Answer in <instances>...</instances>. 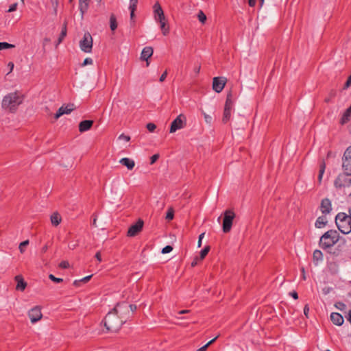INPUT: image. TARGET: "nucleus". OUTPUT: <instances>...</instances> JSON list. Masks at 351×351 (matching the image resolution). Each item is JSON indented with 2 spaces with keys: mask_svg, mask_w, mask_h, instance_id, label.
Segmentation results:
<instances>
[{
  "mask_svg": "<svg viewBox=\"0 0 351 351\" xmlns=\"http://www.w3.org/2000/svg\"><path fill=\"white\" fill-rule=\"evenodd\" d=\"M328 269L329 271L332 274H336L339 271V265L335 261H331L328 263Z\"/></svg>",
  "mask_w": 351,
  "mask_h": 351,
  "instance_id": "nucleus-28",
  "label": "nucleus"
},
{
  "mask_svg": "<svg viewBox=\"0 0 351 351\" xmlns=\"http://www.w3.org/2000/svg\"><path fill=\"white\" fill-rule=\"evenodd\" d=\"M73 106V104L67 105L65 107L64 106H61L58 110V111L56 112V113L54 115L55 119L57 120L58 119H59L63 114H68L71 113L74 110Z\"/></svg>",
  "mask_w": 351,
  "mask_h": 351,
  "instance_id": "nucleus-14",
  "label": "nucleus"
},
{
  "mask_svg": "<svg viewBox=\"0 0 351 351\" xmlns=\"http://www.w3.org/2000/svg\"><path fill=\"white\" fill-rule=\"evenodd\" d=\"M197 18L199 21L203 24L205 23L207 19L206 14L202 10H199L198 12Z\"/></svg>",
  "mask_w": 351,
  "mask_h": 351,
  "instance_id": "nucleus-38",
  "label": "nucleus"
},
{
  "mask_svg": "<svg viewBox=\"0 0 351 351\" xmlns=\"http://www.w3.org/2000/svg\"><path fill=\"white\" fill-rule=\"evenodd\" d=\"M199 261V258L197 256H195L193 259V261L191 263V267H195L197 265V262Z\"/></svg>",
  "mask_w": 351,
  "mask_h": 351,
  "instance_id": "nucleus-60",
  "label": "nucleus"
},
{
  "mask_svg": "<svg viewBox=\"0 0 351 351\" xmlns=\"http://www.w3.org/2000/svg\"><path fill=\"white\" fill-rule=\"evenodd\" d=\"M154 18L157 21L165 19V16L164 14V12L160 5L158 2L156 3L154 5Z\"/></svg>",
  "mask_w": 351,
  "mask_h": 351,
  "instance_id": "nucleus-17",
  "label": "nucleus"
},
{
  "mask_svg": "<svg viewBox=\"0 0 351 351\" xmlns=\"http://www.w3.org/2000/svg\"><path fill=\"white\" fill-rule=\"evenodd\" d=\"M59 0H51V5L54 9L55 13L57 12Z\"/></svg>",
  "mask_w": 351,
  "mask_h": 351,
  "instance_id": "nucleus-47",
  "label": "nucleus"
},
{
  "mask_svg": "<svg viewBox=\"0 0 351 351\" xmlns=\"http://www.w3.org/2000/svg\"><path fill=\"white\" fill-rule=\"evenodd\" d=\"M153 48L152 47H145L142 50L141 54V59L142 60L146 61L147 66H149V62L148 61V59L153 55Z\"/></svg>",
  "mask_w": 351,
  "mask_h": 351,
  "instance_id": "nucleus-16",
  "label": "nucleus"
},
{
  "mask_svg": "<svg viewBox=\"0 0 351 351\" xmlns=\"http://www.w3.org/2000/svg\"><path fill=\"white\" fill-rule=\"evenodd\" d=\"M59 266L62 269H67L69 267V263L68 261H63L60 263Z\"/></svg>",
  "mask_w": 351,
  "mask_h": 351,
  "instance_id": "nucleus-48",
  "label": "nucleus"
},
{
  "mask_svg": "<svg viewBox=\"0 0 351 351\" xmlns=\"http://www.w3.org/2000/svg\"><path fill=\"white\" fill-rule=\"evenodd\" d=\"M143 225V220L141 219H138V221L134 224H132L128 228L127 235L128 237H135L142 230Z\"/></svg>",
  "mask_w": 351,
  "mask_h": 351,
  "instance_id": "nucleus-11",
  "label": "nucleus"
},
{
  "mask_svg": "<svg viewBox=\"0 0 351 351\" xmlns=\"http://www.w3.org/2000/svg\"><path fill=\"white\" fill-rule=\"evenodd\" d=\"M173 217H174V212H173V210L172 208H169L167 212V215H166V219H167L168 221H170V220H172L173 219Z\"/></svg>",
  "mask_w": 351,
  "mask_h": 351,
  "instance_id": "nucleus-39",
  "label": "nucleus"
},
{
  "mask_svg": "<svg viewBox=\"0 0 351 351\" xmlns=\"http://www.w3.org/2000/svg\"><path fill=\"white\" fill-rule=\"evenodd\" d=\"M167 71H165V72L161 75V76L160 77L159 81H160V82H163V81L165 80V78L167 77Z\"/></svg>",
  "mask_w": 351,
  "mask_h": 351,
  "instance_id": "nucleus-58",
  "label": "nucleus"
},
{
  "mask_svg": "<svg viewBox=\"0 0 351 351\" xmlns=\"http://www.w3.org/2000/svg\"><path fill=\"white\" fill-rule=\"evenodd\" d=\"M186 118L182 114L178 115L171 123L169 132L174 133L178 130L182 129L185 125Z\"/></svg>",
  "mask_w": 351,
  "mask_h": 351,
  "instance_id": "nucleus-9",
  "label": "nucleus"
},
{
  "mask_svg": "<svg viewBox=\"0 0 351 351\" xmlns=\"http://www.w3.org/2000/svg\"><path fill=\"white\" fill-rule=\"evenodd\" d=\"M326 169V163L324 160H322L319 163V174L317 177L318 180V184H321L322 181L323 175L325 172Z\"/></svg>",
  "mask_w": 351,
  "mask_h": 351,
  "instance_id": "nucleus-26",
  "label": "nucleus"
},
{
  "mask_svg": "<svg viewBox=\"0 0 351 351\" xmlns=\"http://www.w3.org/2000/svg\"><path fill=\"white\" fill-rule=\"evenodd\" d=\"M232 93L229 92L227 94V97H226V100L224 108H228V107L229 109H232V106H233V101L232 100Z\"/></svg>",
  "mask_w": 351,
  "mask_h": 351,
  "instance_id": "nucleus-33",
  "label": "nucleus"
},
{
  "mask_svg": "<svg viewBox=\"0 0 351 351\" xmlns=\"http://www.w3.org/2000/svg\"><path fill=\"white\" fill-rule=\"evenodd\" d=\"M93 123L94 121L93 120H84L81 121L79 123V131L82 133L89 130L92 128Z\"/></svg>",
  "mask_w": 351,
  "mask_h": 351,
  "instance_id": "nucleus-19",
  "label": "nucleus"
},
{
  "mask_svg": "<svg viewBox=\"0 0 351 351\" xmlns=\"http://www.w3.org/2000/svg\"><path fill=\"white\" fill-rule=\"evenodd\" d=\"M200 69H201V66H200V65H197V66H196L194 68V72H195L196 74H198V73H199Z\"/></svg>",
  "mask_w": 351,
  "mask_h": 351,
  "instance_id": "nucleus-64",
  "label": "nucleus"
},
{
  "mask_svg": "<svg viewBox=\"0 0 351 351\" xmlns=\"http://www.w3.org/2000/svg\"><path fill=\"white\" fill-rule=\"evenodd\" d=\"M159 157H160V156L158 154H154L152 156H151L150 164L153 165L154 163H155L157 161V160L159 158Z\"/></svg>",
  "mask_w": 351,
  "mask_h": 351,
  "instance_id": "nucleus-44",
  "label": "nucleus"
},
{
  "mask_svg": "<svg viewBox=\"0 0 351 351\" xmlns=\"http://www.w3.org/2000/svg\"><path fill=\"white\" fill-rule=\"evenodd\" d=\"M129 308L130 304L123 302L118 303L113 308L123 323H125L132 317V313Z\"/></svg>",
  "mask_w": 351,
  "mask_h": 351,
  "instance_id": "nucleus-6",
  "label": "nucleus"
},
{
  "mask_svg": "<svg viewBox=\"0 0 351 351\" xmlns=\"http://www.w3.org/2000/svg\"><path fill=\"white\" fill-rule=\"evenodd\" d=\"M17 5H18L17 3H15L12 4V5L10 6V8H9V9H8V12H12L15 11V10H16V8H17Z\"/></svg>",
  "mask_w": 351,
  "mask_h": 351,
  "instance_id": "nucleus-51",
  "label": "nucleus"
},
{
  "mask_svg": "<svg viewBox=\"0 0 351 351\" xmlns=\"http://www.w3.org/2000/svg\"><path fill=\"white\" fill-rule=\"evenodd\" d=\"M95 258H96L99 262H101V253H100V252H97L95 254Z\"/></svg>",
  "mask_w": 351,
  "mask_h": 351,
  "instance_id": "nucleus-62",
  "label": "nucleus"
},
{
  "mask_svg": "<svg viewBox=\"0 0 351 351\" xmlns=\"http://www.w3.org/2000/svg\"><path fill=\"white\" fill-rule=\"evenodd\" d=\"M227 80L224 77H215L213 80V89L219 93L223 89Z\"/></svg>",
  "mask_w": 351,
  "mask_h": 351,
  "instance_id": "nucleus-12",
  "label": "nucleus"
},
{
  "mask_svg": "<svg viewBox=\"0 0 351 351\" xmlns=\"http://www.w3.org/2000/svg\"><path fill=\"white\" fill-rule=\"evenodd\" d=\"M93 275H89V276H87L82 279H80V281L83 283H86L88 282L90 278H92Z\"/></svg>",
  "mask_w": 351,
  "mask_h": 351,
  "instance_id": "nucleus-52",
  "label": "nucleus"
},
{
  "mask_svg": "<svg viewBox=\"0 0 351 351\" xmlns=\"http://www.w3.org/2000/svg\"><path fill=\"white\" fill-rule=\"evenodd\" d=\"M129 8L130 10V19H133V18L134 16V12L136 10V8L129 7Z\"/></svg>",
  "mask_w": 351,
  "mask_h": 351,
  "instance_id": "nucleus-57",
  "label": "nucleus"
},
{
  "mask_svg": "<svg viewBox=\"0 0 351 351\" xmlns=\"http://www.w3.org/2000/svg\"><path fill=\"white\" fill-rule=\"evenodd\" d=\"M50 221L53 226H58L62 221V217L58 212H54L50 217Z\"/></svg>",
  "mask_w": 351,
  "mask_h": 351,
  "instance_id": "nucleus-21",
  "label": "nucleus"
},
{
  "mask_svg": "<svg viewBox=\"0 0 351 351\" xmlns=\"http://www.w3.org/2000/svg\"><path fill=\"white\" fill-rule=\"evenodd\" d=\"M323 261V253L319 250H315L313 254V261L317 265L319 261Z\"/></svg>",
  "mask_w": 351,
  "mask_h": 351,
  "instance_id": "nucleus-25",
  "label": "nucleus"
},
{
  "mask_svg": "<svg viewBox=\"0 0 351 351\" xmlns=\"http://www.w3.org/2000/svg\"><path fill=\"white\" fill-rule=\"evenodd\" d=\"M110 27L112 31H114L117 28V21L114 14L110 16Z\"/></svg>",
  "mask_w": 351,
  "mask_h": 351,
  "instance_id": "nucleus-30",
  "label": "nucleus"
},
{
  "mask_svg": "<svg viewBox=\"0 0 351 351\" xmlns=\"http://www.w3.org/2000/svg\"><path fill=\"white\" fill-rule=\"evenodd\" d=\"M29 241L28 239L20 243L19 250L21 254H23L25 252V247L29 245Z\"/></svg>",
  "mask_w": 351,
  "mask_h": 351,
  "instance_id": "nucleus-35",
  "label": "nucleus"
},
{
  "mask_svg": "<svg viewBox=\"0 0 351 351\" xmlns=\"http://www.w3.org/2000/svg\"><path fill=\"white\" fill-rule=\"evenodd\" d=\"M80 47L82 51L90 53L93 48V38L89 32H85L83 38L80 42Z\"/></svg>",
  "mask_w": 351,
  "mask_h": 351,
  "instance_id": "nucleus-8",
  "label": "nucleus"
},
{
  "mask_svg": "<svg viewBox=\"0 0 351 351\" xmlns=\"http://www.w3.org/2000/svg\"><path fill=\"white\" fill-rule=\"evenodd\" d=\"M14 280L17 282L16 289L23 291L27 285V282L24 280L23 277L21 275H17L14 277Z\"/></svg>",
  "mask_w": 351,
  "mask_h": 351,
  "instance_id": "nucleus-18",
  "label": "nucleus"
},
{
  "mask_svg": "<svg viewBox=\"0 0 351 351\" xmlns=\"http://www.w3.org/2000/svg\"><path fill=\"white\" fill-rule=\"evenodd\" d=\"M90 0H79V9L82 16L88 10Z\"/></svg>",
  "mask_w": 351,
  "mask_h": 351,
  "instance_id": "nucleus-23",
  "label": "nucleus"
},
{
  "mask_svg": "<svg viewBox=\"0 0 351 351\" xmlns=\"http://www.w3.org/2000/svg\"><path fill=\"white\" fill-rule=\"evenodd\" d=\"M210 250V247L209 245L205 246L199 252V255L197 256L199 261H202L208 254Z\"/></svg>",
  "mask_w": 351,
  "mask_h": 351,
  "instance_id": "nucleus-32",
  "label": "nucleus"
},
{
  "mask_svg": "<svg viewBox=\"0 0 351 351\" xmlns=\"http://www.w3.org/2000/svg\"><path fill=\"white\" fill-rule=\"evenodd\" d=\"M93 62V59L90 58H86L84 59L83 63H82V66H86V65H88V64H92Z\"/></svg>",
  "mask_w": 351,
  "mask_h": 351,
  "instance_id": "nucleus-46",
  "label": "nucleus"
},
{
  "mask_svg": "<svg viewBox=\"0 0 351 351\" xmlns=\"http://www.w3.org/2000/svg\"><path fill=\"white\" fill-rule=\"evenodd\" d=\"M160 24V29L164 36H167L169 33V27L166 23V19L158 21Z\"/></svg>",
  "mask_w": 351,
  "mask_h": 351,
  "instance_id": "nucleus-29",
  "label": "nucleus"
},
{
  "mask_svg": "<svg viewBox=\"0 0 351 351\" xmlns=\"http://www.w3.org/2000/svg\"><path fill=\"white\" fill-rule=\"evenodd\" d=\"M23 100V97L17 93H11L3 97L1 106L3 108L9 109L11 112H14Z\"/></svg>",
  "mask_w": 351,
  "mask_h": 351,
  "instance_id": "nucleus-4",
  "label": "nucleus"
},
{
  "mask_svg": "<svg viewBox=\"0 0 351 351\" xmlns=\"http://www.w3.org/2000/svg\"><path fill=\"white\" fill-rule=\"evenodd\" d=\"M308 312H309V306L308 304H306L304 307V314L308 318Z\"/></svg>",
  "mask_w": 351,
  "mask_h": 351,
  "instance_id": "nucleus-53",
  "label": "nucleus"
},
{
  "mask_svg": "<svg viewBox=\"0 0 351 351\" xmlns=\"http://www.w3.org/2000/svg\"><path fill=\"white\" fill-rule=\"evenodd\" d=\"M231 110L228 108H224L222 121L226 123H227L231 117Z\"/></svg>",
  "mask_w": 351,
  "mask_h": 351,
  "instance_id": "nucleus-31",
  "label": "nucleus"
},
{
  "mask_svg": "<svg viewBox=\"0 0 351 351\" xmlns=\"http://www.w3.org/2000/svg\"><path fill=\"white\" fill-rule=\"evenodd\" d=\"M335 223L341 232L345 234L350 233L351 232V209H349V214L339 213L335 217Z\"/></svg>",
  "mask_w": 351,
  "mask_h": 351,
  "instance_id": "nucleus-3",
  "label": "nucleus"
},
{
  "mask_svg": "<svg viewBox=\"0 0 351 351\" xmlns=\"http://www.w3.org/2000/svg\"><path fill=\"white\" fill-rule=\"evenodd\" d=\"M119 139H121V140H124L127 142L130 141V136H128V135H125L124 134H121L119 136Z\"/></svg>",
  "mask_w": 351,
  "mask_h": 351,
  "instance_id": "nucleus-50",
  "label": "nucleus"
},
{
  "mask_svg": "<svg viewBox=\"0 0 351 351\" xmlns=\"http://www.w3.org/2000/svg\"><path fill=\"white\" fill-rule=\"evenodd\" d=\"M202 114L204 115V119H205V121L207 123H211L212 122V120H213V118L211 116L206 114L204 111H202Z\"/></svg>",
  "mask_w": 351,
  "mask_h": 351,
  "instance_id": "nucleus-42",
  "label": "nucleus"
},
{
  "mask_svg": "<svg viewBox=\"0 0 351 351\" xmlns=\"http://www.w3.org/2000/svg\"><path fill=\"white\" fill-rule=\"evenodd\" d=\"M49 278L56 282V283H60V282H63V279L62 278H57L55 276H53V274H49Z\"/></svg>",
  "mask_w": 351,
  "mask_h": 351,
  "instance_id": "nucleus-40",
  "label": "nucleus"
},
{
  "mask_svg": "<svg viewBox=\"0 0 351 351\" xmlns=\"http://www.w3.org/2000/svg\"><path fill=\"white\" fill-rule=\"evenodd\" d=\"M330 320L337 326H341L344 322L343 316L339 313H332L330 314Z\"/></svg>",
  "mask_w": 351,
  "mask_h": 351,
  "instance_id": "nucleus-20",
  "label": "nucleus"
},
{
  "mask_svg": "<svg viewBox=\"0 0 351 351\" xmlns=\"http://www.w3.org/2000/svg\"><path fill=\"white\" fill-rule=\"evenodd\" d=\"M66 36V23H64L62 28L60 34L59 36V38L58 40V44L61 43Z\"/></svg>",
  "mask_w": 351,
  "mask_h": 351,
  "instance_id": "nucleus-34",
  "label": "nucleus"
},
{
  "mask_svg": "<svg viewBox=\"0 0 351 351\" xmlns=\"http://www.w3.org/2000/svg\"><path fill=\"white\" fill-rule=\"evenodd\" d=\"M335 306L342 311L346 307V305L342 302H339L335 304Z\"/></svg>",
  "mask_w": 351,
  "mask_h": 351,
  "instance_id": "nucleus-45",
  "label": "nucleus"
},
{
  "mask_svg": "<svg viewBox=\"0 0 351 351\" xmlns=\"http://www.w3.org/2000/svg\"><path fill=\"white\" fill-rule=\"evenodd\" d=\"M289 295L295 300H297L298 298V294L295 291L290 292Z\"/></svg>",
  "mask_w": 351,
  "mask_h": 351,
  "instance_id": "nucleus-59",
  "label": "nucleus"
},
{
  "mask_svg": "<svg viewBox=\"0 0 351 351\" xmlns=\"http://www.w3.org/2000/svg\"><path fill=\"white\" fill-rule=\"evenodd\" d=\"M218 336L215 337L214 339H211L210 341H208L206 345L201 347L200 348L197 349V351H206L208 347L211 345L215 341V340L217 339Z\"/></svg>",
  "mask_w": 351,
  "mask_h": 351,
  "instance_id": "nucleus-37",
  "label": "nucleus"
},
{
  "mask_svg": "<svg viewBox=\"0 0 351 351\" xmlns=\"http://www.w3.org/2000/svg\"><path fill=\"white\" fill-rule=\"evenodd\" d=\"M103 322L107 331L110 332L118 331L124 324L113 309L106 315Z\"/></svg>",
  "mask_w": 351,
  "mask_h": 351,
  "instance_id": "nucleus-2",
  "label": "nucleus"
},
{
  "mask_svg": "<svg viewBox=\"0 0 351 351\" xmlns=\"http://www.w3.org/2000/svg\"><path fill=\"white\" fill-rule=\"evenodd\" d=\"M138 0H130V7L136 8Z\"/></svg>",
  "mask_w": 351,
  "mask_h": 351,
  "instance_id": "nucleus-55",
  "label": "nucleus"
},
{
  "mask_svg": "<svg viewBox=\"0 0 351 351\" xmlns=\"http://www.w3.org/2000/svg\"><path fill=\"white\" fill-rule=\"evenodd\" d=\"M32 323H36L42 318L41 309L38 306L32 308L28 313Z\"/></svg>",
  "mask_w": 351,
  "mask_h": 351,
  "instance_id": "nucleus-13",
  "label": "nucleus"
},
{
  "mask_svg": "<svg viewBox=\"0 0 351 351\" xmlns=\"http://www.w3.org/2000/svg\"><path fill=\"white\" fill-rule=\"evenodd\" d=\"M327 222L326 216H320L317 219L315 226L317 228H322L326 225Z\"/></svg>",
  "mask_w": 351,
  "mask_h": 351,
  "instance_id": "nucleus-27",
  "label": "nucleus"
},
{
  "mask_svg": "<svg viewBox=\"0 0 351 351\" xmlns=\"http://www.w3.org/2000/svg\"><path fill=\"white\" fill-rule=\"evenodd\" d=\"M130 311H131L132 315H133L134 312H135L137 309V306L135 304H130Z\"/></svg>",
  "mask_w": 351,
  "mask_h": 351,
  "instance_id": "nucleus-56",
  "label": "nucleus"
},
{
  "mask_svg": "<svg viewBox=\"0 0 351 351\" xmlns=\"http://www.w3.org/2000/svg\"><path fill=\"white\" fill-rule=\"evenodd\" d=\"M14 47H15V46L12 44H10L6 42H1L0 43V50L12 49V48H14Z\"/></svg>",
  "mask_w": 351,
  "mask_h": 351,
  "instance_id": "nucleus-36",
  "label": "nucleus"
},
{
  "mask_svg": "<svg viewBox=\"0 0 351 351\" xmlns=\"http://www.w3.org/2000/svg\"><path fill=\"white\" fill-rule=\"evenodd\" d=\"M320 210L324 215H327L332 210L331 202L328 198H324L321 201Z\"/></svg>",
  "mask_w": 351,
  "mask_h": 351,
  "instance_id": "nucleus-15",
  "label": "nucleus"
},
{
  "mask_svg": "<svg viewBox=\"0 0 351 351\" xmlns=\"http://www.w3.org/2000/svg\"><path fill=\"white\" fill-rule=\"evenodd\" d=\"M351 86V75L348 77L346 82L345 83L343 86V89H346Z\"/></svg>",
  "mask_w": 351,
  "mask_h": 351,
  "instance_id": "nucleus-49",
  "label": "nucleus"
},
{
  "mask_svg": "<svg viewBox=\"0 0 351 351\" xmlns=\"http://www.w3.org/2000/svg\"><path fill=\"white\" fill-rule=\"evenodd\" d=\"M351 119V110L349 109V108H347L346 110V111L343 112L341 119H340V121H339V123L342 125H345L346 123H347Z\"/></svg>",
  "mask_w": 351,
  "mask_h": 351,
  "instance_id": "nucleus-24",
  "label": "nucleus"
},
{
  "mask_svg": "<svg viewBox=\"0 0 351 351\" xmlns=\"http://www.w3.org/2000/svg\"><path fill=\"white\" fill-rule=\"evenodd\" d=\"M119 162L129 170H132L135 166L134 161L129 158H123L120 160Z\"/></svg>",
  "mask_w": 351,
  "mask_h": 351,
  "instance_id": "nucleus-22",
  "label": "nucleus"
},
{
  "mask_svg": "<svg viewBox=\"0 0 351 351\" xmlns=\"http://www.w3.org/2000/svg\"><path fill=\"white\" fill-rule=\"evenodd\" d=\"M146 128L149 132H154L156 128V125L153 123H149L147 124Z\"/></svg>",
  "mask_w": 351,
  "mask_h": 351,
  "instance_id": "nucleus-43",
  "label": "nucleus"
},
{
  "mask_svg": "<svg viewBox=\"0 0 351 351\" xmlns=\"http://www.w3.org/2000/svg\"><path fill=\"white\" fill-rule=\"evenodd\" d=\"M339 238V234L337 230H329L321 237L319 245L323 250H326L335 245Z\"/></svg>",
  "mask_w": 351,
  "mask_h": 351,
  "instance_id": "nucleus-5",
  "label": "nucleus"
},
{
  "mask_svg": "<svg viewBox=\"0 0 351 351\" xmlns=\"http://www.w3.org/2000/svg\"><path fill=\"white\" fill-rule=\"evenodd\" d=\"M342 168L344 171L351 172V146L348 147L342 158Z\"/></svg>",
  "mask_w": 351,
  "mask_h": 351,
  "instance_id": "nucleus-10",
  "label": "nucleus"
},
{
  "mask_svg": "<svg viewBox=\"0 0 351 351\" xmlns=\"http://www.w3.org/2000/svg\"><path fill=\"white\" fill-rule=\"evenodd\" d=\"M173 250V247L171 245H166L165 247L162 249L161 252L162 254H167L171 252Z\"/></svg>",
  "mask_w": 351,
  "mask_h": 351,
  "instance_id": "nucleus-41",
  "label": "nucleus"
},
{
  "mask_svg": "<svg viewBox=\"0 0 351 351\" xmlns=\"http://www.w3.org/2000/svg\"><path fill=\"white\" fill-rule=\"evenodd\" d=\"M256 3V0H248V5L250 7H254Z\"/></svg>",
  "mask_w": 351,
  "mask_h": 351,
  "instance_id": "nucleus-63",
  "label": "nucleus"
},
{
  "mask_svg": "<svg viewBox=\"0 0 351 351\" xmlns=\"http://www.w3.org/2000/svg\"><path fill=\"white\" fill-rule=\"evenodd\" d=\"M49 249V246L47 244H45L44 246H43V247L41 248L40 250V252L44 254L45 252H47V251Z\"/></svg>",
  "mask_w": 351,
  "mask_h": 351,
  "instance_id": "nucleus-61",
  "label": "nucleus"
},
{
  "mask_svg": "<svg viewBox=\"0 0 351 351\" xmlns=\"http://www.w3.org/2000/svg\"><path fill=\"white\" fill-rule=\"evenodd\" d=\"M336 190L345 195L351 193V172L339 173L334 181Z\"/></svg>",
  "mask_w": 351,
  "mask_h": 351,
  "instance_id": "nucleus-1",
  "label": "nucleus"
},
{
  "mask_svg": "<svg viewBox=\"0 0 351 351\" xmlns=\"http://www.w3.org/2000/svg\"><path fill=\"white\" fill-rule=\"evenodd\" d=\"M204 232L202 233L201 234H199V239H198V243H197V247H200L201 245H202V240L204 236Z\"/></svg>",
  "mask_w": 351,
  "mask_h": 351,
  "instance_id": "nucleus-54",
  "label": "nucleus"
},
{
  "mask_svg": "<svg viewBox=\"0 0 351 351\" xmlns=\"http://www.w3.org/2000/svg\"><path fill=\"white\" fill-rule=\"evenodd\" d=\"M234 217L235 213L232 210H226L223 213L222 230L224 233H228L231 230Z\"/></svg>",
  "mask_w": 351,
  "mask_h": 351,
  "instance_id": "nucleus-7",
  "label": "nucleus"
}]
</instances>
